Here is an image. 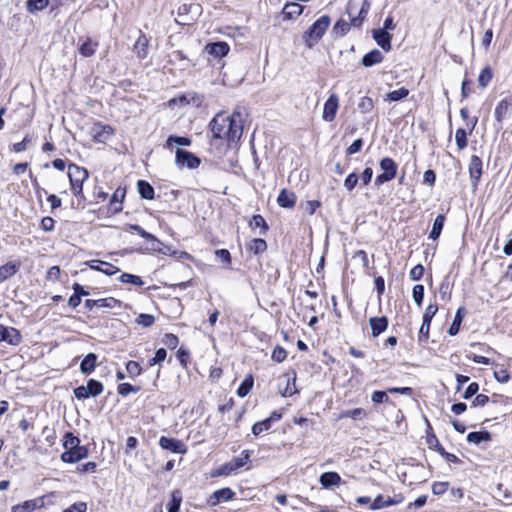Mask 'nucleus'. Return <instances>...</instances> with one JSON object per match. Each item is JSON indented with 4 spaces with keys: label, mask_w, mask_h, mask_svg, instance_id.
<instances>
[{
    "label": "nucleus",
    "mask_w": 512,
    "mask_h": 512,
    "mask_svg": "<svg viewBox=\"0 0 512 512\" xmlns=\"http://www.w3.org/2000/svg\"><path fill=\"white\" fill-rule=\"evenodd\" d=\"M236 116L240 117V114L227 115L223 112L216 114L209 124L213 139L225 140L228 147L236 143L243 133L241 120H236Z\"/></svg>",
    "instance_id": "nucleus-1"
},
{
    "label": "nucleus",
    "mask_w": 512,
    "mask_h": 512,
    "mask_svg": "<svg viewBox=\"0 0 512 512\" xmlns=\"http://www.w3.org/2000/svg\"><path fill=\"white\" fill-rule=\"evenodd\" d=\"M331 23L328 15H323L317 19L307 31L303 34V41L308 48L314 47L325 34Z\"/></svg>",
    "instance_id": "nucleus-2"
},
{
    "label": "nucleus",
    "mask_w": 512,
    "mask_h": 512,
    "mask_svg": "<svg viewBox=\"0 0 512 512\" xmlns=\"http://www.w3.org/2000/svg\"><path fill=\"white\" fill-rule=\"evenodd\" d=\"M68 177L73 194L76 197L83 196V183L89 177L87 169L71 163L68 166Z\"/></svg>",
    "instance_id": "nucleus-3"
},
{
    "label": "nucleus",
    "mask_w": 512,
    "mask_h": 512,
    "mask_svg": "<svg viewBox=\"0 0 512 512\" xmlns=\"http://www.w3.org/2000/svg\"><path fill=\"white\" fill-rule=\"evenodd\" d=\"M379 166L383 171L375 178V185L381 186L382 184L393 180L397 175L398 166L396 162L390 157H384L380 160Z\"/></svg>",
    "instance_id": "nucleus-4"
},
{
    "label": "nucleus",
    "mask_w": 512,
    "mask_h": 512,
    "mask_svg": "<svg viewBox=\"0 0 512 512\" xmlns=\"http://www.w3.org/2000/svg\"><path fill=\"white\" fill-rule=\"evenodd\" d=\"M511 108H512V97L502 99L495 107L494 126L497 129V131H499L503 128V122H504V120L509 118V116L511 114Z\"/></svg>",
    "instance_id": "nucleus-5"
},
{
    "label": "nucleus",
    "mask_w": 512,
    "mask_h": 512,
    "mask_svg": "<svg viewBox=\"0 0 512 512\" xmlns=\"http://www.w3.org/2000/svg\"><path fill=\"white\" fill-rule=\"evenodd\" d=\"M175 163L178 167L196 169L199 167L201 159L190 151L177 148L175 155Z\"/></svg>",
    "instance_id": "nucleus-6"
},
{
    "label": "nucleus",
    "mask_w": 512,
    "mask_h": 512,
    "mask_svg": "<svg viewBox=\"0 0 512 512\" xmlns=\"http://www.w3.org/2000/svg\"><path fill=\"white\" fill-rule=\"evenodd\" d=\"M159 446L167 451L177 454H185L187 452L186 445L179 439L161 436Z\"/></svg>",
    "instance_id": "nucleus-7"
},
{
    "label": "nucleus",
    "mask_w": 512,
    "mask_h": 512,
    "mask_svg": "<svg viewBox=\"0 0 512 512\" xmlns=\"http://www.w3.org/2000/svg\"><path fill=\"white\" fill-rule=\"evenodd\" d=\"M21 341L22 336L19 330L0 324V343L6 342L10 345L17 346L21 343Z\"/></svg>",
    "instance_id": "nucleus-8"
},
{
    "label": "nucleus",
    "mask_w": 512,
    "mask_h": 512,
    "mask_svg": "<svg viewBox=\"0 0 512 512\" xmlns=\"http://www.w3.org/2000/svg\"><path fill=\"white\" fill-rule=\"evenodd\" d=\"M235 497V492L229 488H221L213 492V494L209 497L207 503L209 506L214 507L220 504L221 502H228L233 500Z\"/></svg>",
    "instance_id": "nucleus-9"
},
{
    "label": "nucleus",
    "mask_w": 512,
    "mask_h": 512,
    "mask_svg": "<svg viewBox=\"0 0 512 512\" xmlns=\"http://www.w3.org/2000/svg\"><path fill=\"white\" fill-rule=\"evenodd\" d=\"M469 176L473 188L478 186L479 180L482 176V160L477 155H472L469 163Z\"/></svg>",
    "instance_id": "nucleus-10"
},
{
    "label": "nucleus",
    "mask_w": 512,
    "mask_h": 512,
    "mask_svg": "<svg viewBox=\"0 0 512 512\" xmlns=\"http://www.w3.org/2000/svg\"><path fill=\"white\" fill-rule=\"evenodd\" d=\"M88 456V449L86 446H77L68 451H65L61 455V459L65 463H76Z\"/></svg>",
    "instance_id": "nucleus-11"
},
{
    "label": "nucleus",
    "mask_w": 512,
    "mask_h": 512,
    "mask_svg": "<svg viewBox=\"0 0 512 512\" xmlns=\"http://www.w3.org/2000/svg\"><path fill=\"white\" fill-rule=\"evenodd\" d=\"M338 107V96L336 94H331L324 104L322 118L327 122L333 121L336 116Z\"/></svg>",
    "instance_id": "nucleus-12"
},
{
    "label": "nucleus",
    "mask_w": 512,
    "mask_h": 512,
    "mask_svg": "<svg viewBox=\"0 0 512 512\" xmlns=\"http://www.w3.org/2000/svg\"><path fill=\"white\" fill-rule=\"evenodd\" d=\"M373 39L376 43L385 51L389 52L392 48L391 39L392 35L389 32L385 31V29H374L372 31Z\"/></svg>",
    "instance_id": "nucleus-13"
},
{
    "label": "nucleus",
    "mask_w": 512,
    "mask_h": 512,
    "mask_svg": "<svg viewBox=\"0 0 512 512\" xmlns=\"http://www.w3.org/2000/svg\"><path fill=\"white\" fill-rule=\"evenodd\" d=\"M44 506V499L42 497L24 501L21 504L14 505L12 512H33L34 510Z\"/></svg>",
    "instance_id": "nucleus-14"
},
{
    "label": "nucleus",
    "mask_w": 512,
    "mask_h": 512,
    "mask_svg": "<svg viewBox=\"0 0 512 512\" xmlns=\"http://www.w3.org/2000/svg\"><path fill=\"white\" fill-rule=\"evenodd\" d=\"M304 7L296 2H288L284 5L281 15L283 20H293L302 14Z\"/></svg>",
    "instance_id": "nucleus-15"
},
{
    "label": "nucleus",
    "mask_w": 512,
    "mask_h": 512,
    "mask_svg": "<svg viewBox=\"0 0 512 512\" xmlns=\"http://www.w3.org/2000/svg\"><path fill=\"white\" fill-rule=\"evenodd\" d=\"M230 48L226 42L219 41L209 43L205 46V51L214 57L221 58L228 54Z\"/></svg>",
    "instance_id": "nucleus-16"
},
{
    "label": "nucleus",
    "mask_w": 512,
    "mask_h": 512,
    "mask_svg": "<svg viewBox=\"0 0 512 512\" xmlns=\"http://www.w3.org/2000/svg\"><path fill=\"white\" fill-rule=\"evenodd\" d=\"M388 318L386 316L371 317L369 319V325L371 328L372 336L377 337L383 333L388 327Z\"/></svg>",
    "instance_id": "nucleus-17"
},
{
    "label": "nucleus",
    "mask_w": 512,
    "mask_h": 512,
    "mask_svg": "<svg viewBox=\"0 0 512 512\" xmlns=\"http://www.w3.org/2000/svg\"><path fill=\"white\" fill-rule=\"evenodd\" d=\"M98 356L95 353H88L80 363V372L83 375H90L97 367Z\"/></svg>",
    "instance_id": "nucleus-18"
},
{
    "label": "nucleus",
    "mask_w": 512,
    "mask_h": 512,
    "mask_svg": "<svg viewBox=\"0 0 512 512\" xmlns=\"http://www.w3.org/2000/svg\"><path fill=\"white\" fill-rule=\"evenodd\" d=\"M88 266L91 269L100 271L106 275H113L119 271V268H117L116 266L97 259L90 260L88 262Z\"/></svg>",
    "instance_id": "nucleus-19"
},
{
    "label": "nucleus",
    "mask_w": 512,
    "mask_h": 512,
    "mask_svg": "<svg viewBox=\"0 0 512 512\" xmlns=\"http://www.w3.org/2000/svg\"><path fill=\"white\" fill-rule=\"evenodd\" d=\"M149 40L144 33L139 32V37L137 38L133 50L136 53L139 59L146 58L148 54Z\"/></svg>",
    "instance_id": "nucleus-20"
},
{
    "label": "nucleus",
    "mask_w": 512,
    "mask_h": 512,
    "mask_svg": "<svg viewBox=\"0 0 512 512\" xmlns=\"http://www.w3.org/2000/svg\"><path fill=\"white\" fill-rule=\"evenodd\" d=\"M125 194H126V190L121 187H118L114 191V193L110 199V203H109L110 210L113 213H119L122 211V209H123L122 202L125 197Z\"/></svg>",
    "instance_id": "nucleus-21"
},
{
    "label": "nucleus",
    "mask_w": 512,
    "mask_h": 512,
    "mask_svg": "<svg viewBox=\"0 0 512 512\" xmlns=\"http://www.w3.org/2000/svg\"><path fill=\"white\" fill-rule=\"evenodd\" d=\"M112 134L113 129L109 125L96 124L93 127V137L97 142H106Z\"/></svg>",
    "instance_id": "nucleus-22"
},
{
    "label": "nucleus",
    "mask_w": 512,
    "mask_h": 512,
    "mask_svg": "<svg viewBox=\"0 0 512 512\" xmlns=\"http://www.w3.org/2000/svg\"><path fill=\"white\" fill-rule=\"evenodd\" d=\"M296 195L287 189H282L277 197V203L282 208H293L296 204Z\"/></svg>",
    "instance_id": "nucleus-23"
},
{
    "label": "nucleus",
    "mask_w": 512,
    "mask_h": 512,
    "mask_svg": "<svg viewBox=\"0 0 512 512\" xmlns=\"http://www.w3.org/2000/svg\"><path fill=\"white\" fill-rule=\"evenodd\" d=\"M384 56L378 49H373L372 51L366 53L361 60V64L364 67H372L376 64H379L383 61Z\"/></svg>",
    "instance_id": "nucleus-24"
},
{
    "label": "nucleus",
    "mask_w": 512,
    "mask_h": 512,
    "mask_svg": "<svg viewBox=\"0 0 512 512\" xmlns=\"http://www.w3.org/2000/svg\"><path fill=\"white\" fill-rule=\"evenodd\" d=\"M319 482L324 488H330L339 485L341 477L337 472H324L320 475Z\"/></svg>",
    "instance_id": "nucleus-25"
},
{
    "label": "nucleus",
    "mask_w": 512,
    "mask_h": 512,
    "mask_svg": "<svg viewBox=\"0 0 512 512\" xmlns=\"http://www.w3.org/2000/svg\"><path fill=\"white\" fill-rule=\"evenodd\" d=\"M466 315V310L464 307H459L456 311V314H455V317H454V320L452 322V324L450 325L449 329H448V334L450 336H455L459 333L460 331V326H461V323L464 319Z\"/></svg>",
    "instance_id": "nucleus-26"
},
{
    "label": "nucleus",
    "mask_w": 512,
    "mask_h": 512,
    "mask_svg": "<svg viewBox=\"0 0 512 512\" xmlns=\"http://www.w3.org/2000/svg\"><path fill=\"white\" fill-rule=\"evenodd\" d=\"M137 190L143 199L152 200L155 197L153 186L146 180H139L137 182Z\"/></svg>",
    "instance_id": "nucleus-27"
},
{
    "label": "nucleus",
    "mask_w": 512,
    "mask_h": 512,
    "mask_svg": "<svg viewBox=\"0 0 512 512\" xmlns=\"http://www.w3.org/2000/svg\"><path fill=\"white\" fill-rule=\"evenodd\" d=\"M20 268V263L8 262L0 267V282H3L15 275Z\"/></svg>",
    "instance_id": "nucleus-28"
},
{
    "label": "nucleus",
    "mask_w": 512,
    "mask_h": 512,
    "mask_svg": "<svg viewBox=\"0 0 512 512\" xmlns=\"http://www.w3.org/2000/svg\"><path fill=\"white\" fill-rule=\"evenodd\" d=\"M467 442L473 444H480L481 442H488L491 440V433L487 430L470 432L467 435Z\"/></svg>",
    "instance_id": "nucleus-29"
},
{
    "label": "nucleus",
    "mask_w": 512,
    "mask_h": 512,
    "mask_svg": "<svg viewBox=\"0 0 512 512\" xmlns=\"http://www.w3.org/2000/svg\"><path fill=\"white\" fill-rule=\"evenodd\" d=\"M444 223L445 216L443 214H439L434 220L433 227L429 233V239L435 241L440 237L442 229L444 227Z\"/></svg>",
    "instance_id": "nucleus-30"
},
{
    "label": "nucleus",
    "mask_w": 512,
    "mask_h": 512,
    "mask_svg": "<svg viewBox=\"0 0 512 512\" xmlns=\"http://www.w3.org/2000/svg\"><path fill=\"white\" fill-rule=\"evenodd\" d=\"M247 249L255 255L267 250V242L262 238H254L247 246Z\"/></svg>",
    "instance_id": "nucleus-31"
},
{
    "label": "nucleus",
    "mask_w": 512,
    "mask_h": 512,
    "mask_svg": "<svg viewBox=\"0 0 512 512\" xmlns=\"http://www.w3.org/2000/svg\"><path fill=\"white\" fill-rule=\"evenodd\" d=\"M250 227L252 229L260 228V234L265 235L269 229V226L264 219V217L260 214H256L252 217L250 221Z\"/></svg>",
    "instance_id": "nucleus-32"
},
{
    "label": "nucleus",
    "mask_w": 512,
    "mask_h": 512,
    "mask_svg": "<svg viewBox=\"0 0 512 512\" xmlns=\"http://www.w3.org/2000/svg\"><path fill=\"white\" fill-rule=\"evenodd\" d=\"M253 384H254V379H253L252 375H247L244 378V380L241 382V384L239 385V387L237 389V395L241 398L248 395L250 393L251 389L253 388Z\"/></svg>",
    "instance_id": "nucleus-33"
},
{
    "label": "nucleus",
    "mask_w": 512,
    "mask_h": 512,
    "mask_svg": "<svg viewBox=\"0 0 512 512\" xmlns=\"http://www.w3.org/2000/svg\"><path fill=\"white\" fill-rule=\"evenodd\" d=\"M251 452L243 450L240 457H234L231 461V467L234 471L244 467L250 459Z\"/></svg>",
    "instance_id": "nucleus-34"
},
{
    "label": "nucleus",
    "mask_w": 512,
    "mask_h": 512,
    "mask_svg": "<svg viewBox=\"0 0 512 512\" xmlns=\"http://www.w3.org/2000/svg\"><path fill=\"white\" fill-rule=\"evenodd\" d=\"M192 143L189 137L170 135L166 140V147L171 148L174 144L178 146H190Z\"/></svg>",
    "instance_id": "nucleus-35"
},
{
    "label": "nucleus",
    "mask_w": 512,
    "mask_h": 512,
    "mask_svg": "<svg viewBox=\"0 0 512 512\" xmlns=\"http://www.w3.org/2000/svg\"><path fill=\"white\" fill-rule=\"evenodd\" d=\"M86 387L90 393V397H97L104 391V385L102 382L95 379H89Z\"/></svg>",
    "instance_id": "nucleus-36"
},
{
    "label": "nucleus",
    "mask_w": 512,
    "mask_h": 512,
    "mask_svg": "<svg viewBox=\"0 0 512 512\" xmlns=\"http://www.w3.org/2000/svg\"><path fill=\"white\" fill-rule=\"evenodd\" d=\"M397 502L393 500L392 498L388 497L386 500L383 498L382 495H378L373 501L370 506V510H378L384 507H389L392 505H395Z\"/></svg>",
    "instance_id": "nucleus-37"
},
{
    "label": "nucleus",
    "mask_w": 512,
    "mask_h": 512,
    "mask_svg": "<svg viewBox=\"0 0 512 512\" xmlns=\"http://www.w3.org/2000/svg\"><path fill=\"white\" fill-rule=\"evenodd\" d=\"M409 95V90L405 87H401L398 90H393L386 94L385 100L391 102H397L405 99Z\"/></svg>",
    "instance_id": "nucleus-38"
},
{
    "label": "nucleus",
    "mask_w": 512,
    "mask_h": 512,
    "mask_svg": "<svg viewBox=\"0 0 512 512\" xmlns=\"http://www.w3.org/2000/svg\"><path fill=\"white\" fill-rule=\"evenodd\" d=\"M351 24L343 19H339L333 26V34L337 37L345 36L350 30Z\"/></svg>",
    "instance_id": "nucleus-39"
},
{
    "label": "nucleus",
    "mask_w": 512,
    "mask_h": 512,
    "mask_svg": "<svg viewBox=\"0 0 512 512\" xmlns=\"http://www.w3.org/2000/svg\"><path fill=\"white\" fill-rule=\"evenodd\" d=\"M492 77H493V73H492V70L489 66H485L479 76H478V84L480 87L482 88H486L488 86V84L491 82L492 80Z\"/></svg>",
    "instance_id": "nucleus-40"
},
{
    "label": "nucleus",
    "mask_w": 512,
    "mask_h": 512,
    "mask_svg": "<svg viewBox=\"0 0 512 512\" xmlns=\"http://www.w3.org/2000/svg\"><path fill=\"white\" fill-rule=\"evenodd\" d=\"M467 134H468V132L464 128H458L456 130L455 141H456V145L459 150H464L467 147V145H468Z\"/></svg>",
    "instance_id": "nucleus-41"
},
{
    "label": "nucleus",
    "mask_w": 512,
    "mask_h": 512,
    "mask_svg": "<svg viewBox=\"0 0 512 512\" xmlns=\"http://www.w3.org/2000/svg\"><path fill=\"white\" fill-rule=\"evenodd\" d=\"M182 502L180 492L175 491L172 493L171 500L167 505V512H179Z\"/></svg>",
    "instance_id": "nucleus-42"
},
{
    "label": "nucleus",
    "mask_w": 512,
    "mask_h": 512,
    "mask_svg": "<svg viewBox=\"0 0 512 512\" xmlns=\"http://www.w3.org/2000/svg\"><path fill=\"white\" fill-rule=\"evenodd\" d=\"M49 4V0H27L26 6L30 13L42 11Z\"/></svg>",
    "instance_id": "nucleus-43"
},
{
    "label": "nucleus",
    "mask_w": 512,
    "mask_h": 512,
    "mask_svg": "<svg viewBox=\"0 0 512 512\" xmlns=\"http://www.w3.org/2000/svg\"><path fill=\"white\" fill-rule=\"evenodd\" d=\"M140 387L139 386H133L132 384L130 383H121L118 385L117 387V392L119 395H121L122 397H126L128 396L130 393H137L140 391Z\"/></svg>",
    "instance_id": "nucleus-44"
},
{
    "label": "nucleus",
    "mask_w": 512,
    "mask_h": 512,
    "mask_svg": "<svg viewBox=\"0 0 512 512\" xmlns=\"http://www.w3.org/2000/svg\"><path fill=\"white\" fill-rule=\"evenodd\" d=\"M119 280L123 283H129L133 284L135 286H143L144 281L140 276L129 274V273H122L119 277Z\"/></svg>",
    "instance_id": "nucleus-45"
},
{
    "label": "nucleus",
    "mask_w": 512,
    "mask_h": 512,
    "mask_svg": "<svg viewBox=\"0 0 512 512\" xmlns=\"http://www.w3.org/2000/svg\"><path fill=\"white\" fill-rule=\"evenodd\" d=\"M126 370L131 379L136 378L142 373V367L137 361L130 360L126 363Z\"/></svg>",
    "instance_id": "nucleus-46"
},
{
    "label": "nucleus",
    "mask_w": 512,
    "mask_h": 512,
    "mask_svg": "<svg viewBox=\"0 0 512 512\" xmlns=\"http://www.w3.org/2000/svg\"><path fill=\"white\" fill-rule=\"evenodd\" d=\"M79 445H80V439L78 437L74 436V434L72 432H67L65 434L64 443H63L65 451H68V450L75 448Z\"/></svg>",
    "instance_id": "nucleus-47"
},
{
    "label": "nucleus",
    "mask_w": 512,
    "mask_h": 512,
    "mask_svg": "<svg viewBox=\"0 0 512 512\" xmlns=\"http://www.w3.org/2000/svg\"><path fill=\"white\" fill-rule=\"evenodd\" d=\"M424 292H425V289L422 284H417L413 287L412 297H413L415 304L418 307L422 306L423 299H424Z\"/></svg>",
    "instance_id": "nucleus-48"
},
{
    "label": "nucleus",
    "mask_w": 512,
    "mask_h": 512,
    "mask_svg": "<svg viewBox=\"0 0 512 512\" xmlns=\"http://www.w3.org/2000/svg\"><path fill=\"white\" fill-rule=\"evenodd\" d=\"M373 107H374V102H373L372 98H370L368 96L362 97L358 103L359 111L364 114L371 112Z\"/></svg>",
    "instance_id": "nucleus-49"
},
{
    "label": "nucleus",
    "mask_w": 512,
    "mask_h": 512,
    "mask_svg": "<svg viewBox=\"0 0 512 512\" xmlns=\"http://www.w3.org/2000/svg\"><path fill=\"white\" fill-rule=\"evenodd\" d=\"M271 427H272V425L269 423V420L264 419L262 421L256 422L252 426V434L254 436H258L262 432L270 430Z\"/></svg>",
    "instance_id": "nucleus-50"
},
{
    "label": "nucleus",
    "mask_w": 512,
    "mask_h": 512,
    "mask_svg": "<svg viewBox=\"0 0 512 512\" xmlns=\"http://www.w3.org/2000/svg\"><path fill=\"white\" fill-rule=\"evenodd\" d=\"M367 416V413L362 408H355L352 410L344 411L341 415V417H347L354 420L363 419Z\"/></svg>",
    "instance_id": "nucleus-51"
},
{
    "label": "nucleus",
    "mask_w": 512,
    "mask_h": 512,
    "mask_svg": "<svg viewBox=\"0 0 512 512\" xmlns=\"http://www.w3.org/2000/svg\"><path fill=\"white\" fill-rule=\"evenodd\" d=\"M98 307L113 309L121 306V301L114 297L98 299Z\"/></svg>",
    "instance_id": "nucleus-52"
},
{
    "label": "nucleus",
    "mask_w": 512,
    "mask_h": 512,
    "mask_svg": "<svg viewBox=\"0 0 512 512\" xmlns=\"http://www.w3.org/2000/svg\"><path fill=\"white\" fill-rule=\"evenodd\" d=\"M154 322H155V318L151 314L141 313L136 318V323L145 328L152 326L154 324Z\"/></svg>",
    "instance_id": "nucleus-53"
},
{
    "label": "nucleus",
    "mask_w": 512,
    "mask_h": 512,
    "mask_svg": "<svg viewBox=\"0 0 512 512\" xmlns=\"http://www.w3.org/2000/svg\"><path fill=\"white\" fill-rule=\"evenodd\" d=\"M438 311V306L436 303H430L425 312H424V315H423V320H425V323L427 324H431V321L433 319V317L436 315Z\"/></svg>",
    "instance_id": "nucleus-54"
},
{
    "label": "nucleus",
    "mask_w": 512,
    "mask_h": 512,
    "mask_svg": "<svg viewBox=\"0 0 512 512\" xmlns=\"http://www.w3.org/2000/svg\"><path fill=\"white\" fill-rule=\"evenodd\" d=\"M358 181H359V176L357 175L356 172H352L350 173L345 181H344V187L346 188L347 191H352L356 185L358 184Z\"/></svg>",
    "instance_id": "nucleus-55"
},
{
    "label": "nucleus",
    "mask_w": 512,
    "mask_h": 512,
    "mask_svg": "<svg viewBox=\"0 0 512 512\" xmlns=\"http://www.w3.org/2000/svg\"><path fill=\"white\" fill-rule=\"evenodd\" d=\"M166 356H167V351L165 348L157 349L154 357L149 359V361H148L149 366H154V365L164 361Z\"/></svg>",
    "instance_id": "nucleus-56"
},
{
    "label": "nucleus",
    "mask_w": 512,
    "mask_h": 512,
    "mask_svg": "<svg viewBox=\"0 0 512 512\" xmlns=\"http://www.w3.org/2000/svg\"><path fill=\"white\" fill-rule=\"evenodd\" d=\"M430 325L431 324L425 323V320L422 321V325L419 329V334H418V341L420 343H426L428 341Z\"/></svg>",
    "instance_id": "nucleus-57"
},
{
    "label": "nucleus",
    "mask_w": 512,
    "mask_h": 512,
    "mask_svg": "<svg viewBox=\"0 0 512 512\" xmlns=\"http://www.w3.org/2000/svg\"><path fill=\"white\" fill-rule=\"evenodd\" d=\"M271 357L275 362L281 363L286 359L287 352L283 347L278 345L273 349Z\"/></svg>",
    "instance_id": "nucleus-58"
},
{
    "label": "nucleus",
    "mask_w": 512,
    "mask_h": 512,
    "mask_svg": "<svg viewBox=\"0 0 512 512\" xmlns=\"http://www.w3.org/2000/svg\"><path fill=\"white\" fill-rule=\"evenodd\" d=\"M424 272H425L424 266L422 264H418L410 270L409 277L413 281H418L423 277Z\"/></svg>",
    "instance_id": "nucleus-59"
},
{
    "label": "nucleus",
    "mask_w": 512,
    "mask_h": 512,
    "mask_svg": "<svg viewBox=\"0 0 512 512\" xmlns=\"http://www.w3.org/2000/svg\"><path fill=\"white\" fill-rule=\"evenodd\" d=\"M439 294H440L441 299H443V300H445L446 298L449 299L451 296V288H450V284H449L447 277L444 278L440 284Z\"/></svg>",
    "instance_id": "nucleus-60"
},
{
    "label": "nucleus",
    "mask_w": 512,
    "mask_h": 512,
    "mask_svg": "<svg viewBox=\"0 0 512 512\" xmlns=\"http://www.w3.org/2000/svg\"><path fill=\"white\" fill-rule=\"evenodd\" d=\"M163 343L170 349H175L179 343V338L172 334V333H167L164 335V338H163Z\"/></svg>",
    "instance_id": "nucleus-61"
},
{
    "label": "nucleus",
    "mask_w": 512,
    "mask_h": 512,
    "mask_svg": "<svg viewBox=\"0 0 512 512\" xmlns=\"http://www.w3.org/2000/svg\"><path fill=\"white\" fill-rule=\"evenodd\" d=\"M363 144H364V142H363L362 138H358V139L354 140L352 142V144L346 149V154L353 155V154L358 153L359 151H361Z\"/></svg>",
    "instance_id": "nucleus-62"
},
{
    "label": "nucleus",
    "mask_w": 512,
    "mask_h": 512,
    "mask_svg": "<svg viewBox=\"0 0 512 512\" xmlns=\"http://www.w3.org/2000/svg\"><path fill=\"white\" fill-rule=\"evenodd\" d=\"M79 52L84 57H90L95 53V49L90 41H85L79 48Z\"/></svg>",
    "instance_id": "nucleus-63"
},
{
    "label": "nucleus",
    "mask_w": 512,
    "mask_h": 512,
    "mask_svg": "<svg viewBox=\"0 0 512 512\" xmlns=\"http://www.w3.org/2000/svg\"><path fill=\"white\" fill-rule=\"evenodd\" d=\"M87 504L85 502H76L63 512H86Z\"/></svg>",
    "instance_id": "nucleus-64"
}]
</instances>
